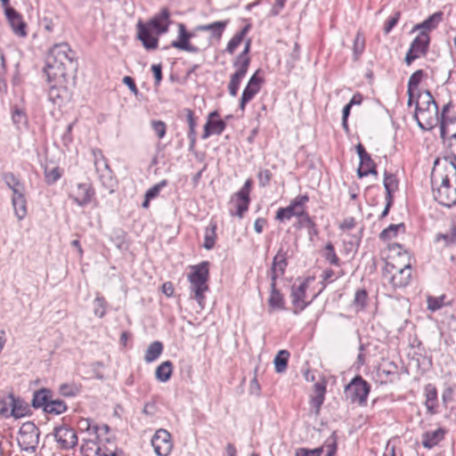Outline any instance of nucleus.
Instances as JSON below:
<instances>
[{
  "label": "nucleus",
  "mask_w": 456,
  "mask_h": 456,
  "mask_svg": "<svg viewBox=\"0 0 456 456\" xmlns=\"http://www.w3.org/2000/svg\"><path fill=\"white\" fill-rule=\"evenodd\" d=\"M77 69L76 53L66 43L54 45L47 56L45 73L47 78L69 81Z\"/></svg>",
  "instance_id": "f257e3e1"
},
{
  "label": "nucleus",
  "mask_w": 456,
  "mask_h": 456,
  "mask_svg": "<svg viewBox=\"0 0 456 456\" xmlns=\"http://www.w3.org/2000/svg\"><path fill=\"white\" fill-rule=\"evenodd\" d=\"M229 23L228 20H218L208 24L198 25L193 31H187L185 25L178 24V37L172 41L171 46L188 53H198L210 46L211 41L208 40L204 47H200L191 44L190 40L195 37L197 31H209L211 38L219 40Z\"/></svg>",
  "instance_id": "f03ea898"
},
{
  "label": "nucleus",
  "mask_w": 456,
  "mask_h": 456,
  "mask_svg": "<svg viewBox=\"0 0 456 456\" xmlns=\"http://www.w3.org/2000/svg\"><path fill=\"white\" fill-rule=\"evenodd\" d=\"M208 262L204 261L199 265L191 266V272L188 274L190 289L193 292V298L203 308L205 304V293L209 289L208 281L209 278Z\"/></svg>",
  "instance_id": "7ed1b4c3"
},
{
  "label": "nucleus",
  "mask_w": 456,
  "mask_h": 456,
  "mask_svg": "<svg viewBox=\"0 0 456 456\" xmlns=\"http://www.w3.org/2000/svg\"><path fill=\"white\" fill-rule=\"evenodd\" d=\"M31 405L35 409H43L44 412L53 415H60L68 410L65 401L54 398L53 391L45 387L34 392Z\"/></svg>",
  "instance_id": "20e7f679"
},
{
  "label": "nucleus",
  "mask_w": 456,
  "mask_h": 456,
  "mask_svg": "<svg viewBox=\"0 0 456 456\" xmlns=\"http://www.w3.org/2000/svg\"><path fill=\"white\" fill-rule=\"evenodd\" d=\"M39 428L33 422L27 421L20 428L17 442L21 451L35 453L39 444Z\"/></svg>",
  "instance_id": "39448f33"
},
{
  "label": "nucleus",
  "mask_w": 456,
  "mask_h": 456,
  "mask_svg": "<svg viewBox=\"0 0 456 456\" xmlns=\"http://www.w3.org/2000/svg\"><path fill=\"white\" fill-rule=\"evenodd\" d=\"M370 391V384L362 376L356 375L345 387V395L351 403L365 405Z\"/></svg>",
  "instance_id": "423d86ee"
},
{
  "label": "nucleus",
  "mask_w": 456,
  "mask_h": 456,
  "mask_svg": "<svg viewBox=\"0 0 456 456\" xmlns=\"http://www.w3.org/2000/svg\"><path fill=\"white\" fill-rule=\"evenodd\" d=\"M387 272L390 273L388 278L394 288H403L410 283L411 278V265L410 263L403 266H396L394 264H387Z\"/></svg>",
  "instance_id": "0eeeda50"
},
{
  "label": "nucleus",
  "mask_w": 456,
  "mask_h": 456,
  "mask_svg": "<svg viewBox=\"0 0 456 456\" xmlns=\"http://www.w3.org/2000/svg\"><path fill=\"white\" fill-rule=\"evenodd\" d=\"M429 41L428 35L424 32H421L413 39L404 59L408 66L416 59L426 55L428 51Z\"/></svg>",
  "instance_id": "6e6552de"
},
{
  "label": "nucleus",
  "mask_w": 456,
  "mask_h": 456,
  "mask_svg": "<svg viewBox=\"0 0 456 456\" xmlns=\"http://www.w3.org/2000/svg\"><path fill=\"white\" fill-rule=\"evenodd\" d=\"M151 443L158 456H168L173 449L171 435L164 428H159L155 432Z\"/></svg>",
  "instance_id": "1a4fd4ad"
},
{
  "label": "nucleus",
  "mask_w": 456,
  "mask_h": 456,
  "mask_svg": "<svg viewBox=\"0 0 456 456\" xmlns=\"http://www.w3.org/2000/svg\"><path fill=\"white\" fill-rule=\"evenodd\" d=\"M53 436L59 447L62 450L72 449L77 444V436L75 430L66 425L54 428Z\"/></svg>",
  "instance_id": "9d476101"
},
{
  "label": "nucleus",
  "mask_w": 456,
  "mask_h": 456,
  "mask_svg": "<svg viewBox=\"0 0 456 456\" xmlns=\"http://www.w3.org/2000/svg\"><path fill=\"white\" fill-rule=\"evenodd\" d=\"M415 118L422 130H431L440 125L438 106H431L429 110L419 108V111H415Z\"/></svg>",
  "instance_id": "9b49d317"
},
{
  "label": "nucleus",
  "mask_w": 456,
  "mask_h": 456,
  "mask_svg": "<svg viewBox=\"0 0 456 456\" xmlns=\"http://www.w3.org/2000/svg\"><path fill=\"white\" fill-rule=\"evenodd\" d=\"M259 70L256 71L248 81L244 88L240 100V109L243 111L247 103H248L261 89V85L264 82L263 78L258 76Z\"/></svg>",
  "instance_id": "f8f14e48"
},
{
  "label": "nucleus",
  "mask_w": 456,
  "mask_h": 456,
  "mask_svg": "<svg viewBox=\"0 0 456 456\" xmlns=\"http://www.w3.org/2000/svg\"><path fill=\"white\" fill-rule=\"evenodd\" d=\"M95 191L89 183H79L76 185L73 191L69 194V198L79 207L88 205Z\"/></svg>",
  "instance_id": "ddd939ff"
},
{
  "label": "nucleus",
  "mask_w": 456,
  "mask_h": 456,
  "mask_svg": "<svg viewBox=\"0 0 456 456\" xmlns=\"http://www.w3.org/2000/svg\"><path fill=\"white\" fill-rule=\"evenodd\" d=\"M137 38L142 42L143 47L148 50H155L159 45V38L149 26L139 20L136 24Z\"/></svg>",
  "instance_id": "4468645a"
},
{
  "label": "nucleus",
  "mask_w": 456,
  "mask_h": 456,
  "mask_svg": "<svg viewBox=\"0 0 456 456\" xmlns=\"http://www.w3.org/2000/svg\"><path fill=\"white\" fill-rule=\"evenodd\" d=\"M307 288H308V283L306 281H302L297 287H296L295 284L292 285L291 297H292V304L294 305V309H293L294 314H298L308 305V303L305 302V300Z\"/></svg>",
  "instance_id": "2eb2a0df"
},
{
  "label": "nucleus",
  "mask_w": 456,
  "mask_h": 456,
  "mask_svg": "<svg viewBox=\"0 0 456 456\" xmlns=\"http://www.w3.org/2000/svg\"><path fill=\"white\" fill-rule=\"evenodd\" d=\"M170 12L167 8H163L159 13L153 16L145 25L149 26L157 36L164 34L167 31L169 26Z\"/></svg>",
  "instance_id": "dca6fc26"
},
{
  "label": "nucleus",
  "mask_w": 456,
  "mask_h": 456,
  "mask_svg": "<svg viewBox=\"0 0 456 456\" xmlns=\"http://www.w3.org/2000/svg\"><path fill=\"white\" fill-rule=\"evenodd\" d=\"M434 199L441 205L452 207L456 204V188L452 186L447 187H432Z\"/></svg>",
  "instance_id": "f3484780"
},
{
  "label": "nucleus",
  "mask_w": 456,
  "mask_h": 456,
  "mask_svg": "<svg viewBox=\"0 0 456 456\" xmlns=\"http://www.w3.org/2000/svg\"><path fill=\"white\" fill-rule=\"evenodd\" d=\"M5 16L15 35L21 37L27 36V25L20 13H19L14 8H8L5 10Z\"/></svg>",
  "instance_id": "a211bd4d"
},
{
  "label": "nucleus",
  "mask_w": 456,
  "mask_h": 456,
  "mask_svg": "<svg viewBox=\"0 0 456 456\" xmlns=\"http://www.w3.org/2000/svg\"><path fill=\"white\" fill-rule=\"evenodd\" d=\"M2 403L10 405V415L15 419L25 416L28 411V405L21 399L15 397L13 394H8L2 398Z\"/></svg>",
  "instance_id": "6ab92c4d"
},
{
  "label": "nucleus",
  "mask_w": 456,
  "mask_h": 456,
  "mask_svg": "<svg viewBox=\"0 0 456 456\" xmlns=\"http://www.w3.org/2000/svg\"><path fill=\"white\" fill-rule=\"evenodd\" d=\"M50 86L48 89V98L55 104L62 102L64 94H66V86L69 81H61V79H52L51 81L47 78Z\"/></svg>",
  "instance_id": "aec40b11"
},
{
  "label": "nucleus",
  "mask_w": 456,
  "mask_h": 456,
  "mask_svg": "<svg viewBox=\"0 0 456 456\" xmlns=\"http://www.w3.org/2000/svg\"><path fill=\"white\" fill-rule=\"evenodd\" d=\"M446 431L443 428L436 430L427 431L422 434L421 444L427 449H431L437 445L444 438Z\"/></svg>",
  "instance_id": "412c9836"
},
{
  "label": "nucleus",
  "mask_w": 456,
  "mask_h": 456,
  "mask_svg": "<svg viewBox=\"0 0 456 456\" xmlns=\"http://www.w3.org/2000/svg\"><path fill=\"white\" fill-rule=\"evenodd\" d=\"M226 126V122L223 119L207 120L201 138L206 140L212 134L220 135Z\"/></svg>",
  "instance_id": "4be33fe9"
},
{
  "label": "nucleus",
  "mask_w": 456,
  "mask_h": 456,
  "mask_svg": "<svg viewBox=\"0 0 456 456\" xmlns=\"http://www.w3.org/2000/svg\"><path fill=\"white\" fill-rule=\"evenodd\" d=\"M77 428L81 432L87 433L88 436H94L86 439L88 443L95 444L94 439H98V431L100 430V427L93 422V420L89 419L81 418L77 421Z\"/></svg>",
  "instance_id": "5701e85b"
},
{
  "label": "nucleus",
  "mask_w": 456,
  "mask_h": 456,
  "mask_svg": "<svg viewBox=\"0 0 456 456\" xmlns=\"http://www.w3.org/2000/svg\"><path fill=\"white\" fill-rule=\"evenodd\" d=\"M2 179L7 187L12 191V195H16L18 193L25 192V186L20 181V179L12 172H4L2 175Z\"/></svg>",
  "instance_id": "b1692460"
},
{
  "label": "nucleus",
  "mask_w": 456,
  "mask_h": 456,
  "mask_svg": "<svg viewBox=\"0 0 456 456\" xmlns=\"http://www.w3.org/2000/svg\"><path fill=\"white\" fill-rule=\"evenodd\" d=\"M452 108V102H447L444 104L442 108V112L439 114V119H440V136L443 139V141H445V138L447 134H449L452 132L451 125L452 124V121L447 117V112Z\"/></svg>",
  "instance_id": "393cba45"
},
{
  "label": "nucleus",
  "mask_w": 456,
  "mask_h": 456,
  "mask_svg": "<svg viewBox=\"0 0 456 456\" xmlns=\"http://www.w3.org/2000/svg\"><path fill=\"white\" fill-rule=\"evenodd\" d=\"M12 203L15 216L19 220H22L27 215V201L25 192L12 196Z\"/></svg>",
  "instance_id": "a878e982"
},
{
  "label": "nucleus",
  "mask_w": 456,
  "mask_h": 456,
  "mask_svg": "<svg viewBox=\"0 0 456 456\" xmlns=\"http://www.w3.org/2000/svg\"><path fill=\"white\" fill-rule=\"evenodd\" d=\"M93 155L94 158V166L98 173H102L101 176L108 175L110 177L111 170L108 164L107 159L102 154L101 150H94Z\"/></svg>",
  "instance_id": "bb28decb"
},
{
  "label": "nucleus",
  "mask_w": 456,
  "mask_h": 456,
  "mask_svg": "<svg viewBox=\"0 0 456 456\" xmlns=\"http://www.w3.org/2000/svg\"><path fill=\"white\" fill-rule=\"evenodd\" d=\"M435 242H443L444 247H451L456 243V226L452 224L450 228L444 232H438L436 235Z\"/></svg>",
  "instance_id": "cd10ccee"
},
{
  "label": "nucleus",
  "mask_w": 456,
  "mask_h": 456,
  "mask_svg": "<svg viewBox=\"0 0 456 456\" xmlns=\"http://www.w3.org/2000/svg\"><path fill=\"white\" fill-rule=\"evenodd\" d=\"M269 307L273 310H285V298L281 291L274 286L270 289L268 298Z\"/></svg>",
  "instance_id": "c85d7f7f"
},
{
  "label": "nucleus",
  "mask_w": 456,
  "mask_h": 456,
  "mask_svg": "<svg viewBox=\"0 0 456 456\" xmlns=\"http://www.w3.org/2000/svg\"><path fill=\"white\" fill-rule=\"evenodd\" d=\"M357 175L360 178L369 175H377L376 164L371 159L370 155L360 159V166L357 169Z\"/></svg>",
  "instance_id": "c756f323"
},
{
  "label": "nucleus",
  "mask_w": 456,
  "mask_h": 456,
  "mask_svg": "<svg viewBox=\"0 0 456 456\" xmlns=\"http://www.w3.org/2000/svg\"><path fill=\"white\" fill-rule=\"evenodd\" d=\"M173 373V363L171 361H165L160 363L155 371L156 379L160 382H167Z\"/></svg>",
  "instance_id": "7c9ffc66"
},
{
  "label": "nucleus",
  "mask_w": 456,
  "mask_h": 456,
  "mask_svg": "<svg viewBox=\"0 0 456 456\" xmlns=\"http://www.w3.org/2000/svg\"><path fill=\"white\" fill-rule=\"evenodd\" d=\"M431 106H437L431 93L427 90L419 94L417 99L415 111H419V108L424 110H429Z\"/></svg>",
  "instance_id": "2f4dec72"
},
{
  "label": "nucleus",
  "mask_w": 456,
  "mask_h": 456,
  "mask_svg": "<svg viewBox=\"0 0 456 456\" xmlns=\"http://www.w3.org/2000/svg\"><path fill=\"white\" fill-rule=\"evenodd\" d=\"M163 351V344L159 341H154L148 346L145 354L144 361L146 362H152L156 361Z\"/></svg>",
  "instance_id": "473e14b6"
},
{
  "label": "nucleus",
  "mask_w": 456,
  "mask_h": 456,
  "mask_svg": "<svg viewBox=\"0 0 456 456\" xmlns=\"http://www.w3.org/2000/svg\"><path fill=\"white\" fill-rule=\"evenodd\" d=\"M216 228H217L216 224L214 222H211L208 224V226H207L205 229L203 247L208 250L212 249L216 244Z\"/></svg>",
  "instance_id": "72a5a7b5"
},
{
  "label": "nucleus",
  "mask_w": 456,
  "mask_h": 456,
  "mask_svg": "<svg viewBox=\"0 0 456 456\" xmlns=\"http://www.w3.org/2000/svg\"><path fill=\"white\" fill-rule=\"evenodd\" d=\"M383 185L386 190V198L393 199V193L398 188V181H397V178L395 177V175L385 171Z\"/></svg>",
  "instance_id": "f704fd0d"
},
{
  "label": "nucleus",
  "mask_w": 456,
  "mask_h": 456,
  "mask_svg": "<svg viewBox=\"0 0 456 456\" xmlns=\"http://www.w3.org/2000/svg\"><path fill=\"white\" fill-rule=\"evenodd\" d=\"M12 119L17 129L20 130L27 126L28 118L24 110L17 106L12 109Z\"/></svg>",
  "instance_id": "c9c22d12"
},
{
  "label": "nucleus",
  "mask_w": 456,
  "mask_h": 456,
  "mask_svg": "<svg viewBox=\"0 0 456 456\" xmlns=\"http://www.w3.org/2000/svg\"><path fill=\"white\" fill-rule=\"evenodd\" d=\"M289 353L287 350H280L275 355L273 363L275 370L278 373H282L288 367Z\"/></svg>",
  "instance_id": "e433bc0d"
},
{
  "label": "nucleus",
  "mask_w": 456,
  "mask_h": 456,
  "mask_svg": "<svg viewBox=\"0 0 456 456\" xmlns=\"http://www.w3.org/2000/svg\"><path fill=\"white\" fill-rule=\"evenodd\" d=\"M308 201L309 197L307 194L298 195L290 201V205L293 207L295 211L301 213L298 215L299 219L308 214L305 211V205Z\"/></svg>",
  "instance_id": "4c0bfd02"
},
{
  "label": "nucleus",
  "mask_w": 456,
  "mask_h": 456,
  "mask_svg": "<svg viewBox=\"0 0 456 456\" xmlns=\"http://www.w3.org/2000/svg\"><path fill=\"white\" fill-rule=\"evenodd\" d=\"M299 227L307 229L308 235L310 239L314 236L318 235V230L316 227L315 222L313 220V218L309 216V214L305 215V216L301 217L298 220Z\"/></svg>",
  "instance_id": "58836bf2"
},
{
  "label": "nucleus",
  "mask_w": 456,
  "mask_h": 456,
  "mask_svg": "<svg viewBox=\"0 0 456 456\" xmlns=\"http://www.w3.org/2000/svg\"><path fill=\"white\" fill-rule=\"evenodd\" d=\"M444 13L436 12L426 19L422 23L417 26L418 28L434 29L442 21Z\"/></svg>",
  "instance_id": "ea45409f"
},
{
  "label": "nucleus",
  "mask_w": 456,
  "mask_h": 456,
  "mask_svg": "<svg viewBox=\"0 0 456 456\" xmlns=\"http://www.w3.org/2000/svg\"><path fill=\"white\" fill-rule=\"evenodd\" d=\"M288 266L286 254L280 250L273 259L272 269L283 275Z\"/></svg>",
  "instance_id": "a19ab883"
},
{
  "label": "nucleus",
  "mask_w": 456,
  "mask_h": 456,
  "mask_svg": "<svg viewBox=\"0 0 456 456\" xmlns=\"http://www.w3.org/2000/svg\"><path fill=\"white\" fill-rule=\"evenodd\" d=\"M322 256L325 258L327 262L330 265L338 266L340 264V259L336 254L335 248L331 242H328L324 248Z\"/></svg>",
  "instance_id": "79ce46f5"
},
{
  "label": "nucleus",
  "mask_w": 456,
  "mask_h": 456,
  "mask_svg": "<svg viewBox=\"0 0 456 456\" xmlns=\"http://www.w3.org/2000/svg\"><path fill=\"white\" fill-rule=\"evenodd\" d=\"M425 72L422 69H418L415 72L411 74L408 80L407 85V93L410 96H411V92L418 88L419 85L420 84L422 78L425 77Z\"/></svg>",
  "instance_id": "37998d69"
},
{
  "label": "nucleus",
  "mask_w": 456,
  "mask_h": 456,
  "mask_svg": "<svg viewBox=\"0 0 456 456\" xmlns=\"http://www.w3.org/2000/svg\"><path fill=\"white\" fill-rule=\"evenodd\" d=\"M301 213L296 212L293 207L289 204L286 208H280L276 212L275 218L280 222L289 221L292 216H297Z\"/></svg>",
  "instance_id": "c03bdc74"
},
{
  "label": "nucleus",
  "mask_w": 456,
  "mask_h": 456,
  "mask_svg": "<svg viewBox=\"0 0 456 456\" xmlns=\"http://www.w3.org/2000/svg\"><path fill=\"white\" fill-rule=\"evenodd\" d=\"M45 183L49 185L54 184L62 175V171L59 167H53L49 169L48 167H45Z\"/></svg>",
  "instance_id": "a18cd8bd"
},
{
  "label": "nucleus",
  "mask_w": 456,
  "mask_h": 456,
  "mask_svg": "<svg viewBox=\"0 0 456 456\" xmlns=\"http://www.w3.org/2000/svg\"><path fill=\"white\" fill-rule=\"evenodd\" d=\"M59 393L65 397H75L80 393V387L74 383H64L59 387Z\"/></svg>",
  "instance_id": "49530a36"
},
{
  "label": "nucleus",
  "mask_w": 456,
  "mask_h": 456,
  "mask_svg": "<svg viewBox=\"0 0 456 456\" xmlns=\"http://www.w3.org/2000/svg\"><path fill=\"white\" fill-rule=\"evenodd\" d=\"M232 65L236 69V71L231 76L230 80L240 85L241 80L245 77L249 66L236 61H233Z\"/></svg>",
  "instance_id": "de8ad7c7"
},
{
  "label": "nucleus",
  "mask_w": 456,
  "mask_h": 456,
  "mask_svg": "<svg viewBox=\"0 0 456 456\" xmlns=\"http://www.w3.org/2000/svg\"><path fill=\"white\" fill-rule=\"evenodd\" d=\"M426 407L428 409V411L430 414H435L436 412V400H437V393L435 388L427 389L426 393Z\"/></svg>",
  "instance_id": "09e8293b"
},
{
  "label": "nucleus",
  "mask_w": 456,
  "mask_h": 456,
  "mask_svg": "<svg viewBox=\"0 0 456 456\" xmlns=\"http://www.w3.org/2000/svg\"><path fill=\"white\" fill-rule=\"evenodd\" d=\"M401 228H403V224H390L379 233V239L382 240H389L397 235Z\"/></svg>",
  "instance_id": "8fccbe9b"
},
{
  "label": "nucleus",
  "mask_w": 456,
  "mask_h": 456,
  "mask_svg": "<svg viewBox=\"0 0 456 456\" xmlns=\"http://www.w3.org/2000/svg\"><path fill=\"white\" fill-rule=\"evenodd\" d=\"M368 298V293L366 289H358L355 292L354 298V305L357 308V310H362L364 308L367 303Z\"/></svg>",
  "instance_id": "3c124183"
},
{
  "label": "nucleus",
  "mask_w": 456,
  "mask_h": 456,
  "mask_svg": "<svg viewBox=\"0 0 456 456\" xmlns=\"http://www.w3.org/2000/svg\"><path fill=\"white\" fill-rule=\"evenodd\" d=\"M94 313L99 318H102L106 313V301L102 297H97L94 300Z\"/></svg>",
  "instance_id": "603ef678"
},
{
  "label": "nucleus",
  "mask_w": 456,
  "mask_h": 456,
  "mask_svg": "<svg viewBox=\"0 0 456 456\" xmlns=\"http://www.w3.org/2000/svg\"><path fill=\"white\" fill-rule=\"evenodd\" d=\"M250 39L247 40L243 51L235 58L233 61L249 66L250 58L248 56V53L250 51Z\"/></svg>",
  "instance_id": "864d4df0"
},
{
  "label": "nucleus",
  "mask_w": 456,
  "mask_h": 456,
  "mask_svg": "<svg viewBox=\"0 0 456 456\" xmlns=\"http://www.w3.org/2000/svg\"><path fill=\"white\" fill-rule=\"evenodd\" d=\"M167 180H162L160 181L159 183H156L155 185H153L152 187H151L146 192H145V196L147 197L148 200H153L155 198H157L160 192V191L166 187L167 185Z\"/></svg>",
  "instance_id": "5fc2aeb1"
},
{
  "label": "nucleus",
  "mask_w": 456,
  "mask_h": 456,
  "mask_svg": "<svg viewBox=\"0 0 456 456\" xmlns=\"http://www.w3.org/2000/svg\"><path fill=\"white\" fill-rule=\"evenodd\" d=\"M183 111L185 113L186 120L189 126L188 134H196L197 120L196 118L194 117L193 110H191V109H184Z\"/></svg>",
  "instance_id": "6e6d98bb"
},
{
  "label": "nucleus",
  "mask_w": 456,
  "mask_h": 456,
  "mask_svg": "<svg viewBox=\"0 0 456 456\" xmlns=\"http://www.w3.org/2000/svg\"><path fill=\"white\" fill-rule=\"evenodd\" d=\"M364 47H365L364 37L358 32L354 40V48H353L355 59H357L358 56L363 53Z\"/></svg>",
  "instance_id": "4d7b16f0"
},
{
  "label": "nucleus",
  "mask_w": 456,
  "mask_h": 456,
  "mask_svg": "<svg viewBox=\"0 0 456 456\" xmlns=\"http://www.w3.org/2000/svg\"><path fill=\"white\" fill-rule=\"evenodd\" d=\"M151 126L159 139L166 135L167 126L161 120H151Z\"/></svg>",
  "instance_id": "13d9d810"
},
{
  "label": "nucleus",
  "mask_w": 456,
  "mask_h": 456,
  "mask_svg": "<svg viewBox=\"0 0 456 456\" xmlns=\"http://www.w3.org/2000/svg\"><path fill=\"white\" fill-rule=\"evenodd\" d=\"M252 183H253L251 179L246 180L241 189L236 193L238 200H246L250 201L249 192L252 187Z\"/></svg>",
  "instance_id": "bf43d9fd"
},
{
  "label": "nucleus",
  "mask_w": 456,
  "mask_h": 456,
  "mask_svg": "<svg viewBox=\"0 0 456 456\" xmlns=\"http://www.w3.org/2000/svg\"><path fill=\"white\" fill-rule=\"evenodd\" d=\"M260 187H265L272 179V173L269 169H261L257 174Z\"/></svg>",
  "instance_id": "052dcab7"
},
{
  "label": "nucleus",
  "mask_w": 456,
  "mask_h": 456,
  "mask_svg": "<svg viewBox=\"0 0 456 456\" xmlns=\"http://www.w3.org/2000/svg\"><path fill=\"white\" fill-rule=\"evenodd\" d=\"M443 301H444V297H428V310H430L432 312H436V311L439 310L444 305Z\"/></svg>",
  "instance_id": "680f3d73"
},
{
  "label": "nucleus",
  "mask_w": 456,
  "mask_h": 456,
  "mask_svg": "<svg viewBox=\"0 0 456 456\" xmlns=\"http://www.w3.org/2000/svg\"><path fill=\"white\" fill-rule=\"evenodd\" d=\"M401 12H396L395 14L391 17H389L384 26V32L385 34L390 33V31L396 26L398 23V20L400 19Z\"/></svg>",
  "instance_id": "e2e57ef3"
},
{
  "label": "nucleus",
  "mask_w": 456,
  "mask_h": 456,
  "mask_svg": "<svg viewBox=\"0 0 456 456\" xmlns=\"http://www.w3.org/2000/svg\"><path fill=\"white\" fill-rule=\"evenodd\" d=\"M325 446L327 447V452L325 456H334L337 452V438L335 433H333L330 438L325 442Z\"/></svg>",
  "instance_id": "0e129e2a"
},
{
  "label": "nucleus",
  "mask_w": 456,
  "mask_h": 456,
  "mask_svg": "<svg viewBox=\"0 0 456 456\" xmlns=\"http://www.w3.org/2000/svg\"><path fill=\"white\" fill-rule=\"evenodd\" d=\"M242 41L243 39L235 34L228 42L225 51L229 54H233Z\"/></svg>",
  "instance_id": "69168bd1"
},
{
  "label": "nucleus",
  "mask_w": 456,
  "mask_h": 456,
  "mask_svg": "<svg viewBox=\"0 0 456 456\" xmlns=\"http://www.w3.org/2000/svg\"><path fill=\"white\" fill-rule=\"evenodd\" d=\"M248 206H249V200H238V203H237V210H236V215L239 216V217H242L244 213L248 209Z\"/></svg>",
  "instance_id": "338daca9"
},
{
  "label": "nucleus",
  "mask_w": 456,
  "mask_h": 456,
  "mask_svg": "<svg viewBox=\"0 0 456 456\" xmlns=\"http://www.w3.org/2000/svg\"><path fill=\"white\" fill-rule=\"evenodd\" d=\"M96 453L98 454V456H123L117 450L112 451L108 448L100 446L97 447Z\"/></svg>",
  "instance_id": "774afa93"
}]
</instances>
